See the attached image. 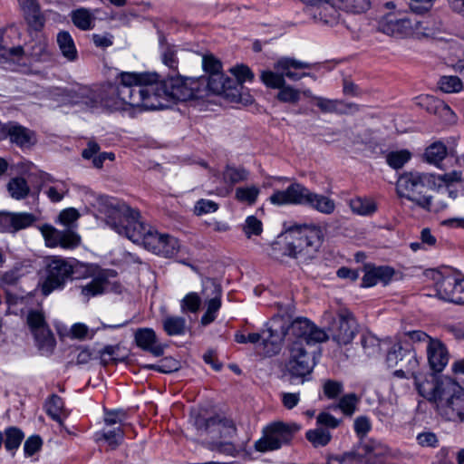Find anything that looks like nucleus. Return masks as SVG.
Wrapping results in <instances>:
<instances>
[{
	"label": "nucleus",
	"instance_id": "f257e3e1",
	"mask_svg": "<svg viewBox=\"0 0 464 464\" xmlns=\"http://www.w3.org/2000/svg\"><path fill=\"white\" fill-rule=\"evenodd\" d=\"M157 73L121 72L119 82L109 85L106 98L87 86L72 89V101L88 108L98 106L118 108L121 104L142 110H160L167 107L163 101L185 102L197 97L198 82L192 78L172 75L160 81Z\"/></svg>",
	"mask_w": 464,
	"mask_h": 464
},
{
	"label": "nucleus",
	"instance_id": "f03ea898",
	"mask_svg": "<svg viewBox=\"0 0 464 464\" xmlns=\"http://www.w3.org/2000/svg\"><path fill=\"white\" fill-rule=\"evenodd\" d=\"M106 224L119 235L134 243H141L150 251L165 257L173 256L179 248V240L168 234H160L140 220V212L125 203L111 206Z\"/></svg>",
	"mask_w": 464,
	"mask_h": 464
},
{
	"label": "nucleus",
	"instance_id": "7ed1b4c3",
	"mask_svg": "<svg viewBox=\"0 0 464 464\" xmlns=\"http://www.w3.org/2000/svg\"><path fill=\"white\" fill-rule=\"evenodd\" d=\"M269 339H264V355L271 357L277 354L282 346V342L287 334L296 337V341L311 344L322 343L329 338V335L321 328H318L310 320L304 317L291 319L288 314L274 315L268 326Z\"/></svg>",
	"mask_w": 464,
	"mask_h": 464
},
{
	"label": "nucleus",
	"instance_id": "20e7f679",
	"mask_svg": "<svg viewBox=\"0 0 464 464\" xmlns=\"http://www.w3.org/2000/svg\"><path fill=\"white\" fill-rule=\"evenodd\" d=\"M283 238L284 241L272 244L271 256L275 259L289 256L307 260L314 257L321 246L323 232L314 224L295 225L285 232Z\"/></svg>",
	"mask_w": 464,
	"mask_h": 464
},
{
	"label": "nucleus",
	"instance_id": "39448f33",
	"mask_svg": "<svg viewBox=\"0 0 464 464\" xmlns=\"http://www.w3.org/2000/svg\"><path fill=\"white\" fill-rule=\"evenodd\" d=\"M435 188V176L432 173L408 171L402 173L396 183L399 197L415 202L424 209L430 210Z\"/></svg>",
	"mask_w": 464,
	"mask_h": 464
},
{
	"label": "nucleus",
	"instance_id": "423d86ee",
	"mask_svg": "<svg viewBox=\"0 0 464 464\" xmlns=\"http://www.w3.org/2000/svg\"><path fill=\"white\" fill-rule=\"evenodd\" d=\"M437 413L448 421H464V389L451 378L437 379Z\"/></svg>",
	"mask_w": 464,
	"mask_h": 464
},
{
	"label": "nucleus",
	"instance_id": "0eeeda50",
	"mask_svg": "<svg viewBox=\"0 0 464 464\" xmlns=\"http://www.w3.org/2000/svg\"><path fill=\"white\" fill-rule=\"evenodd\" d=\"M301 430L295 422L275 421L263 429V436L255 442V450L267 452L279 450L283 445L289 444L295 434Z\"/></svg>",
	"mask_w": 464,
	"mask_h": 464
},
{
	"label": "nucleus",
	"instance_id": "6e6552de",
	"mask_svg": "<svg viewBox=\"0 0 464 464\" xmlns=\"http://www.w3.org/2000/svg\"><path fill=\"white\" fill-rule=\"evenodd\" d=\"M315 366L314 358L302 341H295L288 348V357L285 363V372L290 375V382L299 379L301 383L307 381Z\"/></svg>",
	"mask_w": 464,
	"mask_h": 464
},
{
	"label": "nucleus",
	"instance_id": "1a4fd4ad",
	"mask_svg": "<svg viewBox=\"0 0 464 464\" xmlns=\"http://www.w3.org/2000/svg\"><path fill=\"white\" fill-rule=\"evenodd\" d=\"M72 274V261L59 256L48 258L45 263V278L40 285L42 294L47 296L54 290L63 289Z\"/></svg>",
	"mask_w": 464,
	"mask_h": 464
},
{
	"label": "nucleus",
	"instance_id": "9d476101",
	"mask_svg": "<svg viewBox=\"0 0 464 464\" xmlns=\"http://www.w3.org/2000/svg\"><path fill=\"white\" fill-rule=\"evenodd\" d=\"M26 323L41 353L51 354L56 341L45 321L44 313L39 310H30L26 316Z\"/></svg>",
	"mask_w": 464,
	"mask_h": 464
},
{
	"label": "nucleus",
	"instance_id": "9b49d317",
	"mask_svg": "<svg viewBox=\"0 0 464 464\" xmlns=\"http://www.w3.org/2000/svg\"><path fill=\"white\" fill-rule=\"evenodd\" d=\"M329 335L339 345H347L355 337L358 324L353 314L347 309H342L328 326Z\"/></svg>",
	"mask_w": 464,
	"mask_h": 464
},
{
	"label": "nucleus",
	"instance_id": "f8f14e48",
	"mask_svg": "<svg viewBox=\"0 0 464 464\" xmlns=\"http://www.w3.org/2000/svg\"><path fill=\"white\" fill-rule=\"evenodd\" d=\"M202 296L205 299L207 310L201 316L200 323L206 326L213 323L221 307L222 288L213 279L203 281Z\"/></svg>",
	"mask_w": 464,
	"mask_h": 464
},
{
	"label": "nucleus",
	"instance_id": "ddd939ff",
	"mask_svg": "<svg viewBox=\"0 0 464 464\" xmlns=\"http://www.w3.org/2000/svg\"><path fill=\"white\" fill-rule=\"evenodd\" d=\"M40 231L49 247L60 246L64 249H73L81 243V237L72 229L59 230L54 227L45 224L40 227Z\"/></svg>",
	"mask_w": 464,
	"mask_h": 464
},
{
	"label": "nucleus",
	"instance_id": "4468645a",
	"mask_svg": "<svg viewBox=\"0 0 464 464\" xmlns=\"http://www.w3.org/2000/svg\"><path fill=\"white\" fill-rule=\"evenodd\" d=\"M6 139L21 149H29L36 143L34 132L14 121L0 125V140Z\"/></svg>",
	"mask_w": 464,
	"mask_h": 464
},
{
	"label": "nucleus",
	"instance_id": "2eb2a0df",
	"mask_svg": "<svg viewBox=\"0 0 464 464\" xmlns=\"http://www.w3.org/2000/svg\"><path fill=\"white\" fill-rule=\"evenodd\" d=\"M201 82H207L208 89L218 95H222L231 102L240 101V93L237 92L238 82L233 78L220 73L208 75L207 79L201 78Z\"/></svg>",
	"mask_w": 464,
	"mask_h": 464
},
{
	"label": "nucleus",
	"instance_id": "dca6fc26",
	"mask_svg": "<svg viewBox=\"0 0 464 464\" xmlns=\"http://www.w3.org/2000/svg\"><path fill=\"white\" fill-rule=\"evenodd\" d=\"M304 192L305 186L299 182H293L284 190H275L269 197V201L275 206H302Z\"/></svg>",
	"mask_w": 464,
	"mask_h": 464
},
{
	"label": "nucleus",
	"instance_id": "f3484780",
	"mask_svg": "<svg viewBox=\"0 0 464 464\" xmlns=\"http://www.w3.org/2000/svg\"><path fill=\"white\" fill-rule=\"evenodd\" d=\"M459 276V273L451 266L437 267V297L447 302L452 296Z\"/></svg>",
	"mask_w": 464,
	"mask_h": 464
},
{
	"label": "nucleus",
	"instance_id": "a211bd4d",
	"mask_svg": "<svg viewBox=\"0 0 464 464\" xmlns=\"http://www.w3.org/2000/svg\"><path fill=\"white\" fill-rule=\"evenodd\" d=\"M135 343L143 351L159 357L164 353L165 345L158 340L155 331L151 328H139L134 334Z\"/></svg>",
	"mask_w": 464,
	"mask_h": 464
},
{
	"label": "nucleus",
	"instance_id": "6ab92c4d",
	"mask_svg": "<svg viewBox=\"0 0 464 464\" xmlns=\"http://www.w3.org/2000/svg\"><path fill=\"white\" fill-rule=\"evenodd\" d=\"M24 18L31 30L41 31L45 24V17L38 0H18Z\"/></svg>",
	"mask_w": 464,
	"mask_h": 464
},
{
	"label": "nucleus",
	"instance_id": "aec40b11",
	"mask_svg": "<svg viewBox=\"0 0 464 464\" xmlns=\"http://www.w3.org/2000/svg\"><path fill=\"white\" fill-rule=\"evenodd\" d=\"M324 215H331L335 210V202L330 197L310 190L305 187L303 205Z\"/></svg>",
	"mask_w": 464,
	"mask_h": 464
},
{
	"label": "nucleus",
	"instance_id": "412c9836",
	"mask_svg": "<svg viewBox=\"0 0 464 464\" xmlns=\"http://www.w3.org/2000/svg\"><path fill=\"white\" fill-rule=\"evenodd\" d=\"M310 67L311 64L308 63L289 57H282L274 64L275 70L283 72L285 73V78L287 77L292 81H299L303 77L307 76L315 78L309 72L298 73L292 72V69H305Z\"/></svg>",
	"mask_w": 464,
	"mask_h": 464
},
{
	"label": "nucleus",
	"instance_id": "4be33fe9",
	"mask_svg": "<svg viewBox=\"0 0 464 464\" xmlns=\"http://www.w3.org/2000/svg\"><path fill=\"white\" fill-rule=\"evenodd\" d=\"M393 275V268L388 266H366V271L362 277V286L372 287L378 283L387 285L392 278Z\"/></svg>",
	"mask_w": 464,
	"mask_h": 464
},
{
	"label": "nucleus",
	"instance_id": "5701e85b",
	"mask_svg": "<svg viewBox=\"0 0 464 464\" xmlns=\"http://www.w3.org/2000/svg\"><path fill=\"white\" fill-rule=\"evenodd\" d=\"M316 106L324 113L348 114L358 111L354 103H347L342 100L314 97Z\"/></svg>",
	"mask_w": 464,
	"mask_h": 464
},
{
	"label": "nucleus",
	"instance_id": "b1692460",
	"mask_svg": "<svg viewBox=\"0 0 464 464\" xmlns=\"http://www.w3.org/2000/svg\"><path fill=\"white\" fill-rule=\"evenodd\" d=\"M114 276V272L102 271L86 285L81 286L82 295L87 299L103 294L109 286V277Z\"/></svg>",
	"mask_w": 464,
	"mask_h": 464
},
{
	"label": "nucleus",
	"instance_id": "393cba45",
	"mask_svg": "<svg viewBox=\"0 0 464 464\" xmlns=\"http://www.w3.org/2000/svg\"><path fill=\"white\" fill-rule=\"evenodd\" d=\"M339 10L338 5L334 3V0H324L316 6L314 17L323 24L333 26L338 24L341 18Z\"/></svg>",
	"mask_w": 464,
	"mask_h": 464
},
{
	"label": "nucleus",
	"instance_id": "a878e982",
	"mask_svg": "<svg viewBox=\"0 0 464 464\" xmlns=\"http://www.w3.org/2000/svg\"><path fill=\"white\" fill-rule=\"evenodd\" d=\"M159 43L162 63L173 72H176L179 65L177 47L174 44H169L162 34L160 35Z\"/></svg>",
	"mask_w": 464,
	"mask_h": 464
},
{
	"label": "nucleus",
	"instance_id": "bb28decb",
	"mask_svg": "<svg viewBox=\"0 0 464 464\" xmlns=\"http://www.w3.org/2000/svg\"><path fill=\"white\" fill-rule=\"evenodd\" d=\"M162 326L169 336L184 335L188 330L186 319L178 315L165 316L162 319Z\"/></svg>",
	"mask_w": 464,
	"mask_h": 464
},
{
	"label": "nucleus",
	"instance_id": "cd10ccee",
	"mask_svg": "<svg viewBox=\"0 0 464 464\" xmlns=\"http://www.w3.org/2000/svg\"><path fill=\"white\" fill-rule=\"evenodd\" d=\"M410 340L413 343H427V356L428 362L430 367L433 370L435 367V347H434V340L426 333L417 330V331H410L405 333Z\"/></svg>",
	"mask_w": 464,
	"mask_h": 464
},
{
	"label": "nucleus",
	"instance_id": "c85d7f7f",
	"mask_svg": "<svg viewBox=\"0 0 464 464\" xmlns=\"http://www.w3.org/2000/svg\"><path fill=\"white\" fill-rule=\"evenodd\" d=\"M56 41L63 57L71 62L77 59L78 53L74 44V41L68 32H59L56 37Z\"/></svg>",
	"mask_w": 464,
	"mask_h": 464
},
{
	"label": "nucleus",
	"instance_id": "c756f323",
	"mask_svg": "<svg viewBox=\"0 0 464 464\" xmlns=\"http://www.w3.org/2000/svg\"><path fill=\"white\" fill-rule=\"evenodd\" d=\"M3 435L5 450L14 456L24 438V433L19 428L12 426L6 428Z\"/></svg>",
	"mask_w": 464,
	"mask_h": 464
},
{
	"label": "nucleus",
	"instance_id": "7c9ffc66",
	"mask_svg": "<svg viewBox=\"0 0 464 464\" xmlns=\"http://www.w3.org/2000/svg\"><path fill=\"white\" fill-rule=\"evenodd\" d=\"M73 24L82 31L92 30L94 27L95 16L86 8H78L71 14Z\"/></svg>",
	"mask_w": 464,
	"mask_h": 464
},
{
	"label": "nucleus",
	"instance_id": "2f4dec72",
	"mask_svg": "<svg viewBox=\"0 0 464 464\" xmlns=\"http://www.w3.org/2000/svg\"><path fill=\"white\" fill-rule=\"evenodd\" d=\"M249 171L244 167H236L234 165H227L222 172L224 183L228 184L230 188L237 183L248 179Z\"/></svg>",
	"mask_w": 464,
	"mask_h": 464
},
{
	"label": "nucleus",
	"instance_id": "473e14b6",
	"mask_svg": "<svg viewBox=\"0 0 464 464\" xmlns=\"http://www.w3.org/2000/svg\"><path fill=\"white\" fill-rule=\"evenodd\" d=\"M349 207L354 214L360 216H371L377 210V205L372 199L361 197L352 198Z\"/></svg>",
	"mask_w": 464,
	"mask_h": 464
},
{
	"label": "nucleus",
	"instance_id": "72a5a7b5",
	"mask_svg": "<svg viewBox=\"0 0 464 464\" xmlns=\"http://www.w3.org/2000/svg\"><path fill=\"white\" fill-rule=\"evenodd\" d=\"M359 402V396L354 392H351L340 397L338 402L331 408L340 410L345 416L351 417L356 411Z\"/></svg>",
	"mask_w": 464,
	"mask_h": 464
},
{
	"label": "nucleus",
	"instance_id": "f704fd0d",
	"mask_svg": "<svg viewBox=\"0 0 464 464\" xmlns=\"http://www.w3.org/2000/svg\"><path fill=\"white\" fill-rule=\"evenodd\" d=\"M7 190L11 198L16 200H22L29 195L30 187L25 179L15 177L12 178L7 183Z\"/></svg>",
	"mask_w": 464,
	"mask_h": 464
},
{
	"label": "nucleus",
	"instance_id": "c9c22d12",
	"mask_svg": "<svg viewBox=\"0 0 464 464\" xmlns=\"http://www.w3.org/2000/svg\"><path fill=\"white\" fill-rule=\"evenodd\" d=\"M305 438L314 448H321L329 444L332 440V434L327 429L317 426L314 429L308 430L305 433Z\"/></svg>",
	"mask_w": 464,
	"mask_h": 464
},
{
	"label": "nucleus",
	"instance_id": "e433bc0d",
	"mask_svg": "<svg viewBox=\"0 0 464 464\" xmlns=\"http://www.w3.org/2000/svg\"><path fill=\"white\" fill-rule=\"evenodd\" d=\"M36 220L37 218L33 213L12 212L11 234L30 227Z\"/></svg>",
	"mask_w": 464,
	"mask_h": 464
},
{
	"label": "nucleus",
	"instance_id": "4c0bfd02",
	"mask_svg": "<svg viewBox=\"0 0 464 464\" xmlns=\"http://www.w3.org/2000/svg\"><path fill=\"white\" fill-rule=\"evenodd\" d=\"M430 379L421 382L420 376L418 377V381H415L417 390L420 396L430 401V402L435 401V368L432 370L430 367Z\"/></svg>",
	"mask_w": 464,
	"mask_h": 464
},
{
	"label": "nucleus",
	"instance_id": "58836bf2",
	"mask_svg": "<svg viewBox=\"0 0 464 464\" xmlns=\"http://www.w3.org/2000/svg\"><path fill=\"white\" fill-rule=\"evenodd\" d=\"M338 8L346 13L362 14L366 12L371 5L370 0H334Z\"/></svg>",
	"mask_w": 464,
	"mask_h": 464
},
{
	"label": "nucleus",
	"instance_id": "ea45409f",
	"mask_svg": "<svg viewBox=\"0 0 464 464\" xmlns=\"http://www.w3.org/2000/svg\"><path fill=\"white\" fill-rule=\"evenodd\" d=\"M443 160H447V162L450 166H453L458 162V157L456 155L455 148L453 144L446 145L442 141H437V168L443 169L440 162Z\"/></svg>",
	"mask_w": 464,
	"mask_h": 464
},
{
	"label": "nucleus",
	"instance_id": "a19ab883",
	"mask_svg": "<svg viewBox=\"0 0 464 464\" xmlns=\"http://www.w3.org/2000/svg\"><path fill=\"white\" fill-rule=\"evenodd\" d=\"M259 194L260 188L256 185L239 187L235 191V198L240 203L252 206L256 202Z\"/></svg>",
	"mask_w": 464,
	"mask_h": 464
},
{
	"label": "nucleus",
	"instance_id": "79ce46f5",
	"mask_svg": "<svg viewBox=\"0 0 464 464\" xmlns=\"http://www.w3.org/2000/svg\"><path fill=\"white\" fill-rule=\"evenodd\" d=\"M218 433L220 439H230L237 434V428L231 419L217 415L215 434Z\"/></svg>",
	"mask_w": 464,
	"mask_h": 464
},
{
	"label": "nucleus",
	"instance_id": "37998d69",
	"mask_svg": "<svg viewBox=\"0 0 464 464\" xmlns=\"http://www.w3.org/2000/svg\"><path fill=\"white\" fill-rule=\"evenodd\" d=\"M63 399L56 394L51 395L45 403L46 413L60 425L63 424L61 414L63 411Z\"/></svg>",
	"mask_w": 464,
	"mask_h": 464
},
{
	"label": "nucleus",
	"instance_id": "c03bdc74",
	"mask_svg": "<svg viewBox=\"0 0 464 464\" xmlns=\"http://www.w3.org/2000/svg\"><path fill=\"white\" fill-rule=\"evenodd\" d=\"M461 177V172L457 170H453L443 175H437V179L440 180L443 183V186L441 184L438 186L437 192L440 195H446L449 193L450 196L455 197V195H453V192L450 191L448 188L454 183L460 182Z\"/></svg>",
	"mask_w": 464,
	"mask_h": 464
},
{
	"label": "nucleus",
	"instance_id": "a18cd8bd",
	"mask_svg": "<svg viewBox=\"0 0 464 464\" xmlns=\"http://www.w3.org/2000/svg\"><path fill=\"white\" fill-rule=\"evenodd\" d=\"M262 82L268 88L279 89L285 83V73L281 71H262L260 74Z\"/></svg>",
	"mask_w": 464,
	"mask_h": 464
},
{
	"label": "nucleus",
	"instance_id": "49530a36",
	"mask_svg": "<svg viewBox=\"0 0 464 464\" xmlns=\"http://www.w3.org/2000/svg\"><path fill=\"white\" fill-rule=\"evenodd\" d=\"M322 390L325 398L328 400H335L342 395L344 387L341 381L325 379L322 381Z\"/></svg>",
	"mask_w": 464,
	"mask_h": 464
},
{
	"label": "nucleus",
	"instance_id": "de8ad7c7",
	"mask_svg": "<svg viewBox=\"0 0 464 464\" xmlns=\"http://www.w3.org/2000/svg\"><path fill=\"white\" fill-rule=\"evenodd\" d=\"M411 158V153L407 150L391 151L386 156L387 164L394 169H401Z\"/></svg>",
	"mask_w": 464,
	"mask_h": 464
},
{
	"label": "nucleus",
	"instance_id": "09e8293b",
	"mask_svg": "<svg viewBox=\"0 0 464 464\" xmlns=\"http://www.w3.org/2000/svg\"><path fill=\"white\" fill-rule=\"evenodd\" d=\"M201 305V297L196 292L187 294L180 301V310L183 314H196Z\"/></svg>",
	"mask_w": 464,
	"mask_h": 464
},
{
	"label": "nucleus",
	"instance_id": "8fccbe9b",
	"mask_svg": "<svg viewBox=\"0 0 464 464\" xmlns=\"http://www.w3.org/2000/svg\"><path fill=\"white\" fill-rule=\"evenodd\" d=\"M231 73L235 76L233 78L234 81L238 82L237 92L241 94V91L243 89V83L245 82H251L254 79V73L250 70V68L246 65L241 64L232 67L230 69Z\"/></svg>",
	"mask_w": 464,
	"mask_h": 464
},
{
	"label": "nucleus",
	"instance_id": "3c124183",
	"mask_svg": "<svg viewBox=\"0 0 464 464\" xmlns=\"http://www.w3.org/2000/svg\"><path fill=\"white\" fill-rule=\"evenodd\" d=\"M361 344L367 356H375L380 353V340L370 333L362 335Z\"/></svg>",
	"mask_w": 464,
	"mask_h": 464
},
{
	"label": "nucleus",
	"instance_id": "603ef678",
	"mask_svg": "<svg viewBox=\"0 0 464 464\" xmlns=\"http://www.w3.org/2000/svg\"><path fill=\"white\" fill-rule=\"evenodd\" d=\"M206 447L211 451H217L227 456H236L237 450L231 441L227 440H211L207 443Z\"/></svg>",
	"mask_w": 464,
	"mask_h": 464
},
{
	"label": "nucleus",
	"instance_id": "864d4df0",
	"mask_svg": "<svg viewBox=\"0 0 464 464\" xmlns=\"http://www.w3.org/2000/svg\"><path fill=\"white\" fill-rule=\"evenodd\" d=\"M300 94L299 90L285 83L279 88L276 99L282 102L296 103L300 100Z\"/></svg>",
	"mask_w": 464,
	"mask_h": 464
},
{
	"label": "nucleus",
	"instance_id": "5fc2aeb1",
	"mask_svg": "<svg viewBox=\"0 0 464 464\" xmlns=\"http://www.w3.org/2000/svg\"><path fill=\"white\" fill-rule=\"evenodd\" d=\"M401 362H404L403 368L409 374H411V377L413 378L414 381H418L420 374L417 373L415 370L419 364V362L415 352L410 350L405 351L403 357L401 358Z\"/></svg>",
	"mask_w": 464,
	"mask_h": 464
},
{
	"label": "nucleus",
	"instance_id": "6e6d98bb",
	"mask_svg": "<svg viewBox=\"0 0 464 464\" xmlns=\"http://www.w3.org/2000/svg\"><path fill=\"white\" fill-rule=\"evenodd\" d=\"M217 415L211 418H204L201 415H197L194 418V425L198 430L206 432L214 439L215 436V424H216Z\"/></svg>",
	"mask_w": 464,
	"mask_h": 464
},
{
	"label": "nucleus",
	"instance_id": "4d7b16f0",
	"mask_svg": "<svg viewBox=\"0 0 464 464\" xmlns=\"http://www.w3.org/2000/svg\"><path fill=\"white\" fill-rule=\"evenodd\" d=\"M440 89L446 93L458 92L462 89V82L458 76H442Z\"/></svg>",
	"mask_w": 464,
	"mask_h": 464
},
{
	"label": "nucleus",
	"instance_id": "13d9d810",
	"mask_svg": "<svg viewBox=\"0 0 464 464\" xmlns=\"http://www.w3.org/2000/svg\"><path fill=\"white\" fill-rule=\"evenodd\" d=\"M145 368L163 373H170L179 370V362L171 357H166L159 364H148Z\"/></svg>",
	"mask_w": 464,
	"mask_h": 464
},
{
	"label": "nucleus",
	"instance_id": "bf43d9fd",
	"mask_svg": "<svg viewBox=\"0 0 464 464\" xmlns=\"http://www.w3.org/2000/svg\"><path fill=\"white\" fill-rule=\"evenodd\" d=\"M123 430L121 427H116L113 430L103 431L99 439H103L111 449L118 447L123 440Z\"/></svg>",
	"mask_w": 464,
	"mask_h": 464
},
{
	"label": "nucleus",
	"instance_id": "052dcab7",
	"mask_svg": "<svg viewBox=\"0 0 464 464\" xmlns=\"http://www.w3.org/2000/svg\"><path fill=\"white\" fill-rule=\"evenodd\" d=\"M437 114H439L444 125L454 124L457 121L454 111L443 101L437 102Z\"/></svg>",
	"mask_w": 464,
	"mask_h": 464
},
{
	"label": "nucleus",
	"instance_id": "680f3d73",
	"mask_svg": "<svg viewBox=\"0 0 464 464\" xmlns=\"http://www.w3.org/2000/svg\"><path fill=\"white\" fill-rule=\"evenodd\" d=\"M243 230L248 238L252 236H259L263 231L262 222L255 216H249L245 221Z\"/></svg>",
	"mask_w": 464,
	"mask_h": 464
},
{
	"label": "nucleus",
	"instance_id": "e2e57ef3",
	"mask_svg": "<svg viewBox=\"0 0 464 464\" xmlns=\"http://www.w3.org/2000/svg\"><path fill=\"white\" fill-rule=\"evenodd\" d=\"M342 420L335 418L329 412L322 411L316 417V424L318 427L327 429H336L341 424Z\"/></svg>",
	"mask_w": 464,
	"mask_h": 464
},
{
	"label": "nucleus",
	"instance_id": "0e129e2a",
	"mask_svg": "<svg viewBox=\"0 0 464 464\" xmlns=\"http://www.w3.org/2000/svg\"><path fill=\"white\" fill-rule=\"evenodd\" d=\"M218 209V204L213 200L201 198L194 206V213L197 216L214 213Z\"/></svg>",
	"mask_w": 464,
	"mask_h": 464
},
{
	"label": "nucleus",
	"instance_id": "69168bd1",
	"mask_svg": "<svg viewBox=\"0 0 464 464\" xmlns=\"http://www.w3.org/2000/svg\"><path fill=\"white\" fill-rule=\"evenodd\" d=\"M43 440L39 435H32L26 439L24 444V451L26 457H31L41 450Z\"/></svg>",
	"mask_w": 464,
	"mask_h": 464
},
{
	"label": "nucleus",
	"instance_id": "338daca9",
	"mask_svg": "<svg viewBox=\"0 0 464 464\" xmlns=\"http://www.w3.org/2000/svg\"><path fill=\"white\" fill-rule=\"evenodd\" d=\"M403 351L401 343H395L388 352L386 355V362L389 367H394L398 364L401 358L403 357Z\"/></svg>",
	"mask_w": 464,
	"mask_h": 464
},
{
	"label": "nucleus",
	"instance_id": "774afa93",
	"mask_svg": "<svg viewBox=\"0 0 464 464\" xmlns=\"http://www.w3.org/2000/svg\"><path fill=\"white\" fill-rule=\"evenodd\" d=\"M452 296H450L447 302L463 304H464V278L459 274L458 277V282L454 285V289L452 290Z\"/></svg>",
	"mask_w": 464,
	"mask_h": 464
}]
</instances>
